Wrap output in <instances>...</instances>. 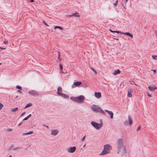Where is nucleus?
<instances>
[{"instance_id":"obj_43","label":"nucleus","mask_w":157,"mask_h":157,"mask_svg":"<svg viewBox=\"0 0 157 157\" xmlns=\"http://www.w3.org/2000/svg\"><path fill=\"white\" fill-rule=\"evenodd\" d=\"M147 95L149 97H152V95H151L149 94L148 93H147Z\"/></svg>"},{"instance_id":"obj_56","label":"nucleus","mask_w":157,"mask_h":157,"mask_svg":"<svg viewBox=\"0 0 157 157\" xmlns=\"http://www.w3.org/2000/svg\"><path fill=\"white\" fill-rule=\"evenodd\" d=\"M8 157H12V156L11 155H10Z\"/></svg>"},{"instance_id":"obj_7","label":"nucleus","mask_w":157,"mask_h":157,"mask_svg":"<svg viewBox=\"0 0 157 157\" xmlns=\"http://www.w3.org/2000/svg\"><path fill=\"white\" fill-rule=\"evenodd\" d=\"M76 150V147L73 146L68 148L67 151L68 152L73 153L75 152Z\"/></svg>"},{"instance_id":"obj_3","label":"nucleus","mask_w":157,"mask_h":157,"mask_svg":"<svg viewBox=\"0 0 157 157\" xmlns=\"http://www.w3.org/2000/svg\"><path fill=\"white\" fill-rule=\"evenodd\" d=\"M70 99L75 102L81 103L84 102L85 97L83 95H81L77 97H71Z\"/></svg>"},{"instance_id":"obj_25","label":"nucleus","mask_w":157,"mask_h":157,"mask_svg":"<svg viewBox=\"0 0 157 157\" xmlns=\"http://www.w3.org/2000/svg\"><path fill=\"white\" fill-rule=\"evenodd\" d=\"M58 59H59V62H60V61H61V58H60V52H58Z\"/></svg>"},{"instance_id":"obj_18","label":"nucleus","mask_w":157,"mask_h":157,"mask_svg":"<svg viewBox=\"0 0 157 157\" xmlns=\"http://www.w3.org/2000/svg\"><path fill=\"white\" fill-rule=\"evenodd\" d=\"M128 120L129 124L130 125H132L133 123V121L130 115L128 116Z\"/></svg>"},{"instance_id":"obj_23","label":"nucleus","mask_w":157,"mask_h":157,"mask_svg":"<svg viewBox=\"0 0 157 157\" xmlns=\"http://www.w3.org/2000/svg\"><path fill=\"white\" fill-rule=\"evenodd\" d=\"M59 29L60 30H63V28L61 26H56L54 27V29Z\"/></svg>"},{"instance_id":"obj_59","label":"nucleus","mask_w":157,"mask_h":157,"mask_svg":"<svg viewBox=\"0 0 157 157\" xmlns=\"http://www.w3.org/2000/svg\"><path fill=\"white\" fill-rule=\"evenodd\" d=\"M1 64H2V63H0V65H1Z\"/></svg>"},{"instance_id":"obj_33","label":"nucleus","mask_w":157,"mask_h":157,"mask_svg":"<svg viewBox=\"0 0 157 157\" xmlns=\"http://www.w3.org/2000/svg\"><path fill=\"white\" fill-rule=\"evenodd\" d=\"M43 22L46 26L48 27L49 26V25L45 22V21H44V20H43Z\"/></svg>"},{"instance_id":"obj_57","label":"nucleus","mask_w":157,"mask_h":157,"mask_svg":"<svg viewBox=\"0 0 157 157\" xmlns=\"http://www.w3.org/2000/svg\"><path fill=\"white\" fill-rule=\"evenodd\" d=\"M17 97H18V96H16V98H17Z\"/></svg>"},{"instance_id":"obj_1","label":"nucleus","mask_w":157,"mask_h":157,"mask_svg":"<svg viewBox=\"0 0 157 157\" xmlns=\"http://www.w3.org/2000/svg\"><path fill=\"white\" fill-rule=\"evenodd\" d=\"M123 140L121 139H118L117 140V148L118 149L117 153L121 151L122 154H125L126 152L125 148L123 147Z\"/></svg>"},{"instance_id":"obj_16","label":"nucleus","mask_w":157,"mask_h":157,"mask_svg":"<svg viewBox=\"0 0 157 157\" xmlns=\"http://www.w3.org/2000/svg\"><path fill=\"white\" fill-rule=\"evenodd\" d=\"M121 71L119 69H117L115 70L114 72L113 73V75H116L118 74H119L121 73Z\"/></svg>"},{"instance_id":"obj_36","label":"nucleus","mask_w":157,"mask_h":157,"mask_svg":"<svg viewBox=\"0 0 157 157\" xmlns=\"http://www.w3.org/2000/svg\"><path fill=\"white\" fill-rule=\"evenodd\" d=\"M85 137H86V135L84 136L82 138V139H81V141H83L85 139Z\"/></svg>"},{"instance_id":"obj_60","label":"nucleus","mask_w":157,"mask_h":157,"mask_svg":"<svg viewBox=\"0 0 157 157\" xmlns=\"http://www.w3.org/2000/svg\"><path fill=\"white\" fill-rule=\"evenodd\" d=\"M13 147V145H12L11 146V147Z\"/></svg>"},{"instance_id":"obj_14","label":"nucleus","mask_w":157,"mask_h":157,"mask_svg":"<svg viewBox=\"0 0 157 157\" xmlns=\"http://www.w3.org/2000/svg\"><path fill=\"white\" fill-rule=\"evenodd\" d=\"M105 111L108 113L110 115V117L111 119L113 118V113L112 111H109L106 109H105Z\"/></svg>"},{"instance_id":"obj_34","label":"nucleus","mask_w":157,"mask_h":157,"mask_svg":"<svg viewBox=\"0 0 157 157\" xmlns=\"http://www.w3.org/2000/svg\"><path fill=\"white\" fill-rule=\"evenodd\" d=\"M3 106V105L1 103H0V110H1L2 109Z\"/></svg>"},{"instance_id":"obj_24","label":"nucleus","mask_w":157,"mask_h":157,"mask_svg":"<svg viewBox=\"0 0 157 157\" xmlns=\"http://www.w3.org/2000/svg\"><path fill=\"white\" fill-rule=\"evenodd\" d=\"M18 110V107H16L15 108H12L11 109V111L12 112H15Z\"/></svg>"},{"instance_id":"obj_39","label":"nucleus","mask_w":157,"mask_h":157,"mask_svg":"<svg viewBox=\"0 0 157 157\" xmlns=\"http://www.w3.org/2000/svg\"><path fill=\"white\" fill-rule=\"evenodd\" d=\"M25 112H23L21 114V116H24L25 114Z\"/></svg>"},{"instance_id":"obj_50","label":"nucleus","mask_w":157,"mask_h":157,"mask_svg":"<svg viewBox=\"0 0 157 157\" xmlns=\"http://www.w3.org/2000/svg\"><path fill=\"white\" fill-rule=\"evenodd\" d=\"M128 0H125V3H127Z\"/></svg>"},{"instance_id":"obj_15","label":"nucleus","mask_w":157,"mask_h":157,"mask_svg":"<svg viewBox=\"0 0 157 157\" xmlns=\"http://www.w3.org/2000/svg\"><path fill=\"white\" fill-rule=\"evenodd\" d=\"M60 94V95L59 96H60L64 98H68L69 97V95L66 94L62 93V94Z\"/></svg>"},{"instance_id":"obj_51","label":"nucleus","mask_w":157,"mask_h":157,"mask_svg":"<svg viewBox=\"0 0 157 157\" xmlns=\"http://www.w3.org/2000/svg\"><path fill=\"white\" fill-rule=\"evenodd\" d=\"M31 115H31V114H29L28 116H29V117H30L31 116Z\"/></svg>"},{"instance_id":"obj_26","label":"nucleus","mask_w":157,"mask_h":157,"mask_svg":"<svg viewBox=\"0 0 157 157\" xmlns=\"http://www.w3.org/2000/svg\"><path fill=\"white\" fill-rule=\"evenodd\" d=\"M153 59L155 60H157V56L156 55H152V56Z\"/></svg>"},{"instance_id":"obj_8","label":"nucleus","mask_w":157,"mask_h":157,"mask_svg":"<svg viewBox=\"0 0 157 157\" xmlns=\"http://www.w3.org/2000/svg\"><path fill=\"white\" fill-rule=\"evenodd\" d=\"M148 88L149 90L151 91H153L155 89H157V87L155 86V85H153L151 86H149L148 87Z\"/></svg>"},{"instance_id":"obj_27","label":"nucleus","mask_w":157,"mask_h":157,"mask_svg":"<svg viewBox=\"0 0 157 157\" xmlns=\"http://www.w3.org/2000/svg\"><path fill=\"white\" fill-rule=\"evenodd\" d=\"M124 124L125 126H127L129 124L127 121H126L124 122Z\"/></svg>"},{"instance_id":"obj_6","label":"nucleus","mask_w":157,"mask_h":157,"mask_svg":"<svg viewBox=\"0 0 157 157\" xmlns=\"http://www.w3.org/2000/svg\"><path fill=\"white\" fill-rule=\"evenodd\" d=\"M29 94L33 96H38L39 95V93L34 90H32L28 92Z\"/></svg>"},{"instance_id":"obj_61","label":"nucleus","mask_w":157,"mask_h":157,"mask_svg":"<svg viewBox=\"0 0 157 157\" xmlns=\"http://www.w3.org/2000/svg\"><path fill=\"white\" fill-rule=\"evenodd\" d=\"M1 48V47L0 46V49Z\"/></svg>"},{"instance_id":"obj_9","label":"nucleus","mask_w":157,"mask_h":157,"mask_svg":"<svg viewBox=\"0 0 157 157\" xmlns=\"http://www.w3.org/2000/svg\"><path fill=\"white\" fill-rule=\"evenodd\" d=\"M132 89L131 88L128 89L127 96L128 97H131L132 96Z\"/></svg>"},{"instance_id":"obj_48","label":"nucleus","mask_w":157,"mask_h":157,"mask_svg":"<svg viewBox=\"0 0 157 157\" xmlns=\"http://www.w3.org/2000/svg\"><path fill=\"white\" fill-rule=\"evenodd\" d=\"M29 1L31 2H33L34 1V0H29Z\"/></svg>"},{"instance_id":"obj_2","label":"nucleus","mask_w":157,"mask_h":157,"mask_svg":"<svg viewBox=\"0 0 157 157\" xmlns=\"http://www.w3.org/2000/svg\"><path fill=\"white\" fill-rule=\"evenodd\" d=\"M91 109L95 113H100L104 115H105L106 113L102 109L101 107L98 105L94 104L91 107Z\"/></svg>"},{"instance_id":"obj_10","label":"nucleus","mask_w":157,"mask_h":157,"mask_svg":"<svg viewBox=\"0 0 157 157\" xmlns=\"http://www.w3.org/2000/svg\"><path fill=\"white\" fill-rule=\"evenodd\" d=\"M62 88L61 86H59L57 88V94L59 96L60 94H62Z\"/></svg>"},{"instance_id":"obj_44","label":"nucleus","mask_w":157,"mask_h":157,"mask_svg":"<svg viewBox=\"0 0 157 157\" xmlns=\"http://www.w3.org/2000/svg\"><path fill=\"white\" fill-rule=\"evenodd\" d=\"M23 123V122H21V123H20L18 124V126H20Z\"/></svg>"},{"instance_id":"obj_38","label":"nucleus","mask_w":157,"mask_h":157,"mask_svg":"<svg viewBox=\"0 0 157 157\" xmlns=\"http://www.w3.org/2000/svg\"><path fill=\"white\" fill-rule=\"evenodd\" d=\"M109 30L110 32L113 33V34H114V33L115 31H113V30H111V29H109Z\"/></svg>"},{"instance_id":"obj_21","label":"nucleus","mask_w":157,"mask_h":157,"mask_svg":"<svg viewBox=\"0 0 157 157\" xmlns=\"http://www.w3.org/2000/svg\"><path fill=\"white\" fill-rule=\"evenodd\" d=\"M59 66L60 70V71H61V73H64V72H63V71H62L63 70V66H62V64L61 63H60L59 64Z\"/></svg>"},{"instance_id":"obj_40","label":"nucleus","mask_w":157,"mask_h":157,"mask_svg":"<svg viewBox=\"0 0 157 157\" xmlns=\"http://www.w3.org/2000/svg\"><path fill=\"white\" fill-rule=\"evenodd\" d=\"M141 128L140 126H139L137 129V131H139L141 129Z\"/></svg>"},{"instance_id":"obj_58","label":"nucleus","mask_w":157,"mask_h":157,"mask_svg":"<svg viewBox=\"0 0 157 157\" xmlns=\"http://www.w3.org/2000/svg\"><path fill=\"white\" fill-rule=\"evenodd\" d=\"M124 8L125 9H126V8L124 7Z\"/></svg>"},{"instance_id":"obj_45","label":"nucleus","mask_w":157,"mask_h":157,"mask_svg":"<svg viewBox=\"0 0 157 157\" xmlns=\"http://www.w3.org/2000/svg\"><path fill=\"white\" fill-rule=\"evenodd\" d=\"M17 92H19L20 94H21L22 93V92L20 90H17Z\"/></svg>"},{"instance_id":"obj_17","label":"nucleus","mask_w":157,"mask_h":157,"mask_svg":"<svg viewBox=\"0 0 157 157\" xmlns=\"http://www.w3.org/2000/svg\"><path fill=\"white\" fill-rule=\"evenodd\" d=\"M82 84V83L80 81L76 82L74 83L73 85L75 86H78L81 85Z\"/></svg>"},{"instance_id":"obj_20","label":"nucleus","mask_w":157,"mask_h":157,"mask_svg":"<svg viewBox=\"0 0 157 157\" xmlns=\"http://www.w3.org/2000/svg\"><path fill=\"white\" fill-rule=\"evenodd\" d=\"M33 132L32 131H29L28 132L25 133H22V135L23 136L25 135H30L31 134H32L33 133Z\"/></svg>"},{"instance_id":"obj_28","label":"nucleus","mask_w":157,"mask_h":157,"mask_svg":"<svg viewBox=\"0 0 157 157\" xmlns=\"http://www.w3.org/2000/svg\"><path fill=\"white\" fill-rule=\"evenodd\" d=\"M21 148H22V147H15L13 148V150H17L19 149H21Z\"/></svg>"},{"instance_id":"obj_19","label":"nucleus","mask_w":157,"mask_h":157,"mask_svg":"<svg viewBox=\"0 0 157 157\" xmlns=\"http://www.w3.org/2000/svg\"><path fill=\"white\" fill-rule=\"evenodd\" d=\"M123 33V34H124L125 35L129 36H130L132 38L133 37V35L132 34L129 33L128 32H125V33Z\"/></svg>"},{"instance_id":"obj_53","label":"nucleus","mask_w":157,"mask_h":157,"mask_svg":"<svg viewBox=\"0 0 157 157\" xmlns=\"http://www.w3.org/2000/svg\"><path fill=\"white\" fill-rule=\"evenodd\" d=\"M155 33H156V34L157 36V30H156V31H155Z\"/></svg>"},{"instance_id":"obj_31","label":"nucleus","mask_w":157,"mask_h":157,"mask_svg":"<svg viewBox=\"0 0 157 157\" xmlns=\"http://www.w3.org/2000/svg\"><path fill=\"white\" fill-rule=\"evenodd\" d=\"M118 2V0H117L116 2L113 3V5L115 6H116L117 5Z\"/></svg>"},{"instance_id":"obj_13","label":"nucleus","mask_w":157,"mask_h":157,"mask_svg":"<svg viewBox=\"0 0 157 157\" xmlns=\"http://www.w3.org/2000/svg\"><path fill=\"white\" fill-rule=\"evenodd\" d=\"M94 95L95 96L98 98H100L101 97V94L100 92H95Z\"/></svg>"},{"instance_id":"obj_54","label":"nucleus","mask_w":157,"mask_h":157,"mask_svg":"<svg viewBox=\"0 0 157 157\" xmlns=\"http://www.w3.org/2000/svg\"><path fill=\"white\" fill-rule=\"evenodd\" d=\"M115 39L117 40H119V39L118 38Z\"/></svg>"},{"instance_id":"obj_35","label":"nucleus","mask_w":157,"mask_h":157,"mask_svg":"<svg viewBox=\"0 0 157 157\" xmlns=\"http://www.w3.org/2000/svg\"><path fill=\"white\" fill-rule=\"evenodd\" d=\"M12 130V129L11 128H8L7 129V131L8 132H11Z\"/></svg>"},{"instance_id":"obj_12","label":"nucleus","mask_w":157,"mask_h":157,"mask_svg":"<svg viewBox=\"0 0 157 157\" xmlns=\"http://www.w3.org/2000/svg\"><path fill=\"white\" fill-rule=\"evenodd\" d=\"M58 131L57 129H54L52 131L51 134L53 136H56L58 133Z\"/></svg>"},{"instance_id":"obj_37","label":"nucleus","mask_w":157,"mask_h":157,"mask_svg":"<svg viewBox=\"0 0 157 157\" xmlns=\"http://www.w3.org/2000/svg\"><path fill=\"white\" fill-rule=\"evenodd\" d=\"M4 44H8V41H4L3 42Z\"/></svg>"},{"instance_id":"obj_11","label":"nucleus","mask_w":157,"mask_h":157,"mask_svg":"<svg viewBox=\"0 0 157 157\" xmlns=\"http://www.w3.org/2000/svg\"><path fill=\"white\" fill-rule=\"evenodd\" d=\"M69 16L71 17L72 16L75 17H80V16L78 14V12H75V13H72L71 14L69 15Z\"/></svg>"},{"instance_id":"obj_49","label":"nucleus","mask_w":157,"mask_h":157,"mask_svg":"<svg viewBox=\"0 0 157 157\" xmlns=\"http://www.w3.org/2000/svg\"><path fill=\"white\" fill-rule=\"evenodd\" d=\"M71 87L72 88H74L75 86H74V85H73H73L71 86Z\"/></svg>"},{"instance_id":"obj_41","label":"nucleus","mask_w":157,"mask_h":157,"mask_svg":"<svg viewBox=\"0 0 157 157\" xmlns=\"http://www.w3.org/2000/svg\"><path fill=\"white\" fill-rule=\"evenodd\" d=\"M28 119V118H27V117H25L23 119V121L27 120Z\"/></svg>"},{"instance_id":"obj_32","label":"nucleus","mask_w":157,"mask_h":157,"mask_svg":"<svg viewBox=\"0 0 157 157\" xmlns=\"http://www.w3.org/2000/svg\"><path fill=\"white\" fill-rule=\"evenodd\" d=\"M16 88L19 90H21V87L19 86H17L16 87Z\"/></svg>"},{"instance_id":"obj_29","label":"nucleus","mask_w":157,"mask_h":157,"mask_svg":"<svg viewBox=\"0 0 157 157\" xmlns=\"http://www.w3.org/2000/svg\"><path fill=\"white\" fill-rule=\"evenodd\" d=\"M114 33H120L121 34H123L122 33H124V32H122L121 31H119L118 30L115 31Z\"/></svg>"},{"instance_id":"obj_47","label":"nucleus","mask_w":157,"mask_h":157,"mask_svg":"<svg viewBox=\"0 0 157 157\" xmlns=\"http://www.w3.org/2000/svg\"><path fill=\"white\" fill-rule=\"evenodd\" d=\"M6 48H2L0 49H1L2 50H5Z\"/></svg>"},{"instance_id":"obj_46","label":"nucleus","mask_w":157,"mask_h":157,"mask_svg":"<svg viewBox=\"0 0 157 157\" xmlns=\"http://www.w3.org/2000/svg\"><path fill=\"white\" fill-rule=\"evenodd\" d=\"M43 126L46 127L48 128V125H43Z\"/></svg>"},{"instance_id":"obj_55","label":"nucleus","mask_w":157,"mask_h":157,"mask_svg":"<svg viewBox=\"0 0 157 157\" xmlns=\"http://www.w3.org/2000/svg\"><path fill=\"white\" fill-rule=\"evenodd\" d=\"M85 146H86V144H84V146H83V147H85Z\"/></svg>"},{"instance_id":"obj_42","label":"nucleus","mask_w":157,"mask_h":157,"mask_svg":"<svg viewBox=\"0 0 157 157\" xmlns=\"http://www.w3.org/2000/svg\"><path fill=\"white\" fill-rule=\"evenodd\" d=\"M152 71H153L154 73H155L156 72V70H152Z\"/></svg>"},{"instance_id":"obj_30","label":"nucleus","mask_w":157,"mask_h":157,"mask_svg":"<svg viewBox=\"0 0 157 157\" xmlns=\"http://www.w3.org/2000/svg\"><path fill=\"white\" fill-rule=\"evenodd\" d=\"M91 70L93 71L94 72V73L95 74H97V72L94 70V69L93 68V67H92L91 68Z\"/></svg>"},{"instance_id":"obj_22","label":"nucleus","mask_w":157,"mask_h":157,"mask_svg":"<svg viewBox=\"0 0 157 157\" xmlns=\"http://www.w3.org/2000/svg\"><path fill=\"white\" fill-rule=\"evenodd\" d=\"M32 105V104L31 103H29L26 105L24 107V109H26L28 107L31 106Z\"/></svg>"},{"instance_id":"obj_5","label":"nucleus","mask_w":157,"mask_h":157,"mask_svg":"<svg viewBox=\"0 0 157 157\" xmlns=\"http://www.w3.org/2000/svg\"><path fill=\"white\" fill-rule=\"evenodd\" d=\"M91 124L95 129L99 130L102 126V124L101 123H98L95 121H92L90 122Z\"/></svg>"},{"instance_id":"obj_52","label":"nucleus","mask_w":157,"mask_h":157,"mask_svg":"<svg viewBox=\"0 0 157 157\" xmlns=\"http://www.w3.org/2000/svg\"><path fill=\"white\" fill-rule=\"evenodd\" d=\"M27 117L28 119L30 117L28 115Z\"/></svg>"},{"instance_id":"obj_4","label":"nucleus","mask_w":157,"mask_h":157,"mask_svg":"<svg viewBox=\"0 0 157 157\" xmlns=\"http://www.w3.org/2000/svg\"><path fill=\"white\" fill-rule=\"evenodd\" d=\"M111 149V146L109 144L105 145L104 146V149L99 154L100 155H105L109 153V150Z\"/></svg>"}]
</instances>
